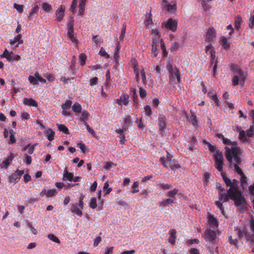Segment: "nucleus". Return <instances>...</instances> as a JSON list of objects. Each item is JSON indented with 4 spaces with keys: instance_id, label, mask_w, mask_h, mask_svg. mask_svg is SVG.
Listing matches in <instances>:
<instances>
[{
    "instance_id": "nucleus-45",
    "label": "nucleus",
    "mask_w": 254,
    "mask_h": 254,
    "mask_svg": "<svg viewBox=\"0 0 254 254\" xmlns=\"http://www.w3.org/2000/svg\"><path fill=\"white\" fill-rule=\"evenodd\" d=\"M26 224L28 228L30 229V231L33 235L37 234V231L34 227H33L32 223L31 222H27Z\"/></svg>"
},
{
    "instance_id": "nucleus-43",
    "label": "nucleus",
    "mask_w": 254,
    "mask_h": 254,
    "mask_svg": "<svg viewBox=\"0 0 254 254\" xmlns=\"http://www.w3.org/2000/svg\"><path fill=\"white\" fill-rule=\"evenodd\" d=\"M179 44L177 42H173L171 44L170 50L172 52H176L178 50Z\"/></svg>"
},
{
    "instance_id": "nucleus-35",
    "label": "nucleus",
    "mask_w": 254,
    "mask_h": 254,
    "mask_svg": "<svg viewBox=\"0 0 254 254\" xmlns=\"http://www.w3.org/2000/svg\"><path fill=\"white\" fill-rule=\"evenodd\" d=\"M72 104V101L70 100H67L62 106L63 110H67L69 109Z\"/></svg>"
},
{
    "instance_id": "nucleus-42",
    "label": "nucleus",
    "mask_w": 254,
    "mask_h": 254,
    "mask_svg": "<svg viewBox=\"0 0 254 254\" xmlns=\"http://www.w3.org/2000/svg\"><path fill=\"white\" fill-rule=\"evenodd\" d=\"M79 62L81 65H84L85 64V61L86 60L87 57L84 53H81L79 56Z\"/></svg>"
},
{
    "instance_id": "nucleus-20",
    "label": "nucleus",
    "mask_w": 254,
    "mask_h": 254,
    "mask_svg": "<svg viewBox=\"0 0 254 254\" xmlns=\"http://www.w3.org/2000/svg\"><path fill=\"white\" fill-rule=\"evenodd\" d=\"M208 223L210 225H211L213 227H218V222L216 220V219L215 218V217H214L213 215H211L210 213H209L208 215Z\"/></svg>"
},
{
    "instance_id": "nucleus-10",
    "label": "nucleus",
    "mask_w": 254,
    "mask_h": 254,
    "mask_svg": "<svg viewBox=\"0 0 254 254\" xmlns=\"http://www.w3.org/2000/svg\"><path fill=\"white\" fill-rule=\"evenodd\" d=\"M165 4L164 8L165 11L169 14H173L176 12L177 9V4L174 1L167 2L166 0H163Z\"/></svg>"
},
{
    "instance_id": "nucleus-34",
    "label": "nucleus",
    "mask_w": 254,
    "mask_h": 254,
    "mask_svg": "<svg viewBox=\"0 0 254 254\" xmlns=\"http://www.w3.org/2000/svg\"><path fill=\"white\" fill-rule=\"evenodd\" d=\"M178 190L176 189H174L172 190L167 191L166 193V195L170 197H174L175 195L178 193Z\"/></svg>"
},
{
    "instance_id": "nucleus-41",
    "label": "nucleus",
    "mask_w": 254,
    "mask_h": 254,
    "mask_svg": "<svg viewBox=\"0 0 254 254\" xmlns=\"http://www.w3.org/2000/svg\"><path fill=\"white\" fill-rule=\"evenodd\" d=\"M81 114L80 120L81 121H85V120L88 118L89 114L88 112L85 110L81 111Z\"/></svg>"
},
{
    "instance_id": "nucleus-23",
    "label": "nucleus",
    "mask_w": 254,
    "mask_h": 254,
    "mask_svg": "<svg viewBox=\"0 0 254 254\" xmlns=\"http://www.w3.org/2000/svg\"><path fill=\"white\" fill-rule=\"evenodd\" d=\"M152 34L153 35L152 42H156V44L158 43V40L160 38V34L157 29H153L152 30Z\"/></svg>"
},
{
    "instance_id": "nucleus-49",
    "label": "nucleus",
    "mask_w": 254,
    "mask_h": 254,
    "mask_svg": "<svg viewBox=\"0 0 254 254\" xmlns=\"http://www.w3.org/2000/svg\"><path fill=\"white\" fill-rule=\"evenodd\" d=\"M144 111L145 115L150 116L152 115V111L149 105H146L144 107Z\"/></svg>"
},
{
    "instance_id": "nucleus-54",
    "label": "nucleus",
    "mask_w": 254,
    "mask_h": 254,
    "mask_svg": "<svg viewBox=\"0 0 254 254\" xmlns=\"http://www.w3.org/2000/svg\"><path fill=\"white\" fill-rule=\"evenodd\" d=\"M44 76L51 82H53L55 80V77L53 74H44Z\"/></svg>"
},
{
    "instance_id": "nucleus-59",
    "label": "nucleus",
    "mask_w": 254,
    "mask_h": 254,
    "mask_svg": "<svg viewBox=\"0 0 254 254\" xmlns=\"http://www.w3.org/2000/svg\"><path fill=\"white\" fill-rule=\"evenodd\" d=\"M241 21V19L239 17L236 18L235 20V27L238 29L240 28Z\"/></svg>"
},
{
    "instance_id": "nucleus-64",
    "label": "nucleus",
    "mask_w": 254,
    "mask_h": 254,
    "mask_svg": "<svg viewBox=\"0 0 254 254\" xmlns=\"http://www.w3.org/2000/svg\"><path fill=\"white\" fill-rule=\"evenodd\" d=\"M113 247L106 248L105 250V254H112L113 253Z\"/></svg>"
},
{
    "instance_id": "nucleus-9",
    "label": "nucleus",
    "mask_w": 254,
    "mask_h": 254,
    "mask_svg": "<svg viewBox=\"0 0 254 254\" xmlns=\"http://www.w3.org/2000/svg\"><path fill=\"white\" fill-rule=\"evenodd\" d=\"M177 21L173 18H169L162 23V26L172 31H176L177 28Z\"/></svg>"
},
{
    "instance_id": "nucleus-53",
    "label": "nucleus",
    "mask_w": 254,
    "mask_h": 254,
    "mask_svg": "<svg viewBox=\"0 0 254 254\" xmlns=\"http://www.w3.org/2000/svg\"><path fill=\"white\" fill-rule=\"evenodd\" d=\"M14 7L16 9V10L20 13H22L23 11V6L21 5L18 4L16 3L13 4Z\"/></svg>"
},
{
    "instance_id": "nucleus-56",
    "label": "nucleus",
    "mask_w": 254,
    "mask_h": 254,
    "mask_svg": "<svg viewBox=\"0 0 254 254\" xmlns=\"http://www.w3.org/2000/svg\"><path fill=\"white\" fill-rule=\"evenodd\" d=\"M77 146L80 148L82 153H84L85 152L86 146L85 144H84L82 142H79L77 144Z\"/></svg>"
},
{
    "instance_id": "nucleus-2",
    "label": "nucleus",
    "mask_w": 254,
    "mask_h": 254,
    "mask_svg": "<svg viewBox=\"0 0 254 254\" xmlns=\"http://www.w3.org/2000/svg\"><path fill=\"white\" fill-rule=\"evenodd\" d=\"M223 142L227 144L225 147L226 149V158L228 161L234 165L235 169L237 173L240 175V182L242 185L246 184V177L242 171V169L238 167V164L241 163V155L242 150L237 146L235 141H231L229 139L225 138L222 136Z\"/></svg>"
},
{
    "instance_id": "nucleus-19",
    "label": "nucleus",
    "mask_w": 254,
    "mask_h": 254,
    "mask_svg": "<svg viewBox=\"0 0 254 254\" xmlns=\"http://www.w3.org/2000/svg\"><path fill=\"white\" fill-rule=\"evenodd\" d=\"M23 103L29 106H33L36 107L38 106L37 102L32 98H24L23 100Z\"/></svg>"
},
{
    "instance_id": "nucleus-1",
    "label": "nucleus",
    "mask_w": 254,
    "mask_h": 254,
    "mask_svg": "<svg viewBox=\"0 0 254 254\" xmlns=\"http://www.w3.org/2000/svg\"><path fill=\"white\" fill-rule=\"evenodd\" d=\"M207 144L209 150L213 153V156L215 162V168L219 172H221L223 179L227 187L230 188L227 191L228 195L232 200L235 204L240 209H243L247 207V203L245 198L242 193L238 189V181L234 179L231 180L226 175L223 173V156L222 152L219 151L214 145L207 142Z\"/></svg>"
},
{
    "instance_id": "nucleus-5",
    "label": "nucleus",
    "mask_w": 254,
    "mask_h": 254,
    "mask_svg": "<svg viewBox=\"0 0 254 254\" xmlns=\"http://www.w3.org/2000/svg\"><path fill=\"white\" fill-rule=\"evenodd\" d=\"M166 67L170 73V79L173 81H177V82H179L181 79L179 70L176 67H174L170 63L167 64Z\"/></svg>"
},
{
    "instance_id": "nucleus-39",
    "label": "nucleus",
    "mask_w": 254,
    "mask_h": 254,
    "mask_svg": "<svg viewBox=\"0 0 254 254\" xmlns=\"http://www.w3.org/2000/svg\"><path fill=\"white\" fill-rule=\"evenodd\" d=\"M89 207L92 209H94L97 207V201L96 198H91L89 200Z\"/></svg>"
},
{
    "instance_id": "nucleus-18",
    "label": "nucleus",
    "mask_w": 254,
    "mask_h": 254,
    "mask_svg": "<svg viewBox=\"0 0 254 254\" xmlns=\"http://www.w3.org/2000/svg\"><path fill=\"white\" fill-rule=\"evenodd\" d=\"M174 203V201L171 198L162 199L159 202V205L163 207H168L172 205Z\"/></svg>"
},
{
    "instance_id": "nucleus-55",
    "label": "nucleus",
    "mask_w": 254,
    "mask_h": 254,
    "mask_svg": "<svg viewBox=\"0 0 254 254\" xmlns=\"http://www.w3.org/2000/svg\"><path fill=\"white\" fill-rule=\"evenodd\" d=\"M56 193V190L55 189H52L47 191V196L48 197L54 196Z\"/></svg>"
},
{
    "instance_id": "nucleus-4",
    "label": "nucleus",
    "mask_w": 254,
    "mask_h": 254,
    "mask_svg": "<svg viewBox=\"0 0 254 254\" xmlns=\"http://www.w3.org/2000/svg\"><path fill=\"white\" fill-rule=\"evenodd\" d=\"M74 19L72 17H70L67 21V36L71 41L76 46L78 44V40L74 36Z\"/></svg>"
},
{
    "instance_id": "nucleus-13",
    "label": "nucleus",
    "mask_w": 254,
    "mask_h": 254,
    "mask_svg": "<svg viewBox=\"0 0 254 254\" xmlns=\"http://www.w3.org/2000/svg\"><path fill=\"white\" fill-rule=\"evenodd\" d=\"M215 38L216 35L214 28H209L205 35L206 41L208 42H213L215 40Z\"/></svg>"
},
{
    "instance_id": "nucleus-11",
    "label": "nucleus",
    "mask_w": 254,
    "mask_h": 254,
    "mask_svg": "<svg viewBox=\"0 0 254 254\" xmlns=\"http://www.w3.org/2000/svg\"><path fill=\"white\" fill-rule=\"evenodd\" d=\"M1 57L6 58L8 61H18L20 59V57L19 55H15L12 52L9 53L6 49L1 55Z\"/></svg>"
},
{
    "instance_id": "nucleus-21",
    "label": "nucleus",
    "mask_w": 254,
    "mask_h": 254,
    "mask_svg": "<svg viewBox=\"0 0 254 254\" xmlns=\"http://www.w3.org/2000/svg\"><path fill=\"white\" fill-rule=\"evenodd\" d=\"M87 0H79L78 14L83 15L85 9V4Z\"/></svg>"
},
{
    "instance_id": "nucleus-7",
    "label": "nucleus",
    "mask_w": 254,
    "mask_h": 254,
    "mask_svg": "<svg viewBox=\"0 0 254 254\" xmlns=\"http://www.w3.org/2000/svg\"><path fill=\"white\" fill-rule=\"evenodd\" d=\"M228 196L225 193L224 189L222 190V193H220L219 200L216 202V205L219 208L222 213L223 212L222 203L228 201Z\"/></svg>"
},
{
    "instance_id": "nucleus-16",
    "label": "nucleus",
    "mask_w": 254,
    "mask_h": 254,
    "mask_svg": "<svg viewBox=\"0 0 254 254\" xmlns=\"http://www.w3.org/2000/svg\"><path fill=\"white\" fill-rule=\"evenodd\" d=\"M220 43L224 49L228 50L229 49L230 43L225 37L221 36L220 38Z\"/></svg>"
},
{
    "instance_id": "nucleus-8",
    "label": "nucleus",
    "mask_w": 254,
    "mask_h": 254,
    "mask_svg": "<svg viewBox=\"0 0 254 254\" xmlns=\"http://www.w3.org/2000/svg\"><path fill=\"white\" fill-rule=\"evenodd\" d=\"M171 155L168 154L167 159L166 161H165L164 158L162 157L160 158L161 161L163 164L164 166L167 167L168 166H169V167H170L171 168L175 169L180 168V165L177 164L175 160H171Z\"/></svg>"
},
{
    "instance_id": "nucleus-58",
    "label": "nucleus",
    "mask_w": 254,
    "mask_h": 254,
    "mask_svg": "<svg viewBox=\"0 0 254 254\" xmlns=\"http://www.w3.org/2000/svg\"><path fill=\"white\" fill-rule=\"evenodd\" d=\"M98 83V78L96 77H94L91 78L90 80V85L93 86L96 85Z\"/></svg>"
},
{
    "instance_id": "nucleus-14",
    "label": "nucleus",
    "mask_w": 254,
    "mask_h": 254,
    "mask_svg": "<svg viewBox=\"0 0 254 254\" xmlns=\"http://www.w3.org/2000/svg\"><path fill=\"white\" fill-rule=\"evenodd\" d=\"M216 233L214 231L208 230L205 232L206 239L210 242H214L216 238Z\"/></svg>"
},
{
    "instance_id": "nucleus-37",
    "label": "nucleus",
    "mask_w": 254,
    "mask_h": 254,
    "mask_svg": "<svg viewBox=\"0 0 254 254\" xmlns=\"http://www.w3.org/2000/svg\"><path fill=\"white\" fill-rule=\"evenodd\" d=\"M36 144H33L32 145H28L25 147H24L22 150L25 151L28 148V153L29 154H32L34 150L35 146H36Z\"/></svg>"
},
{
    "instance_id": "nucleus-31",
    "label": "nucleus",
    "mask_w": 254,
    "mask_h": 254,
    "mask_svg": "<svg viewBox=\"0 0 254 254\" xmlns=\"http://www.w3.org/2000/svg\"><path fill=\"white\" fill-rule=\"evenodd\" d=\"M210 1L208 0L201 1L202 6L205 11H207L210 9L211 5L209 3Z\"/></svg>"
},
{
    "instance_id": "nucleus-44",
    "label": "nucleus",
    "mask_w": 254,
    "mask_h": 254,
    "mask_svg": "<svg viewBox=\"0 0 254 254\" xmlns=\"http://www.w3.org/2000/svg\"><path fill=\"white\" fill-rule=\"evenodd\" d=\"M103 189L105 190V194H108L112 190V188L111 187H109L108 182H106L104 184Z\"/></svg>"
},
{
    "instance_id": "nucleus-28",
    "label": "nucleus",
    "mask_w": 254,
    "mask_h": 254,
    "mask_svg": "<svg viewBox=\"0 0 254 254\" xmlns=\"http://www.w3.org/2000/svg\"><path fill=\"white\" fill-rule=\"evenodd\" d=\"M158 53L157 44H156V42H152L151 56L152 57H156Z\"/></svg>"
},
{
    "instance_id": "nucleus-36",
    "label": "nucleus",
    "mask_w": 254,
    "mask_h": 254,
    "mask_svg": "<svg viewBox=\"0 0 254 254\" xmlns=\"http://www.w3.org/2000/svg\"><path fill=\"white\" fill-rule=\"evenodd\" d=\"M57 126L60 131L66 134L68 133V128L64 125L58 124Z\"/></svg>"
},
{
    "instance_id": "nucleus-40",
    "label": "nucleus",
    "mask_w": 254,
    "mask_h": 254,
    "mask_svg": "<svg viewBox=\"0 0 254 254\" xmlns=\"http://www.w3.org/2000/svg\"><path fill=\"white\" fill-rule=\"evenodd\" d=\"M42 8L43 9L46 11V12H50L52 8V7H51V5L47 3H43L42 5Z\"/></svg>"
},
{
    "instance_id": "nucleus-3",
    "label": "nucleus",
    "mask_w": 254,
    "mask_h": 254,
    "mask_svg": "<svg viewBox=\"0 0 254 254\" xmlns=\"http://www.w3.org/2000/svg\"><path fill=\"white\" fill-rule=\"evenodd\" d=\"M234 73V77L232 79L233 85L235 86L239 83L242 85L244 83L245 76L243 72L238 66L234 65L232 67Z\"/></svg>"
},
{
    "instance_id": "nucleus-22",
    "label": "nucleus",
    "mask_w": 254,
    "mask_h": 254,
    "mask_svg": "<svg viewBox=\"0 0 254 254\" xmlns=\"http://www.w3.org/2000/svg\"><path fill=\"white\" fill-rule=\"evenodd\" d=\"M8 179L10 183L15 184L20 180V177L18 176V175H16V173H14L10 175Z\"/></svg>"
},
{
    "instance_id": "nucleus-52",
    "label": "nucleus",
    "mask_w": 254,
    "mask_h": 254,
    "mask_svg": "<svg viewBox=\"0 0 254 254\" xmlns=\"http://www.w3.org/2000/svg\"><path fill=\"white\" fill-rule=\"evenodd\" d=\"M92 40H93L94 43L97 45H99L101 42V38H99L97 35H93Z\"/></svg>"
},
{
    "instance_id": "nucleus-32",
    "label": "nucleus",
    "mask_w": 254,
    "mask_h": 254,
    "mask_svg": "<svg viewBox=\"0 0 254 254\" xmlns=\"http://www.w3.org/2000/svg\"><path fill=\"white\" fill-rule=\"evenodd\" d=\"M38 9V5H35L34 7L31 8L28 14V18L31 19L33 17L34 14L37 12Z\"/></svg>"
},
{
    "instance_id": "nucleus-63",
    "label": "nucleus",
    "mask_w": 254,
    "mask_h": 254,
    "mask_svg": "<svg viewBox=\"0 0 254 254\" xmlns=\"http://www.w3.org/2000/svg\"><path fill=\"white\" fill-rule=\"evenodd\" d=\"M101 241V237L100 236L97 237L94 241L93 245L94 247H96Z\"/></svg>"
},
{
    "instance_id": "nucleus-33",
    "label": "nucleus",
    "mask_w": 254,
    "mask_h": 254,
    "mask_svg": "<svg viewBox=\"0 0 254 254\" xmlns=\"http://www.w3.org/2000/svg\"><path fill=\"white\" fill-rule=\"evenodd\" d=\"M129 96L125 94H123L121 95V99L122 103L125 106H127L129 103Z\"/></svg>"
},
{
    "instance_id": "nucleus-47",
    "label": "nucleus",
    "mask_w": 254,
    "mask_h": 254,
    "mask_svg": "<svg viewBox=\"0 0 254 254\" xmlns=\"http://www.w3.org/2000/svg\"><path fill=\"white\" fill-rule=\"evenodd\" d=\"M139 186V183L137 181L134 182L133 185L132 187V189L133 190L132 191V193H135L139 192V190L137 189Z\"/></svg>"
},
{
    "instance_id": "nucleus-61",
    "label": "nucleus",
    "mask_w": 254,
    "mask_h": 254,
    "mask_svg": "<svg viewBox=\"0 0 254 254\" xmlns=\"http://www.w3.org/2000/svg\"><path fill=\"white\" fill-rule=\"evenodd\" d=\"M124 124L126 125H127L130 124L131 122V116H127L124 119Z\"/></svg>"
},
{
    "instance_id": "nucleus-50",
    "label": "nucleus",
    "mask_w": 254,
    "mask_h": 254,
    "mask_svg": "<svg viewBox=\"0 0 254 254\" xmlns=\"http://www.w3.org/2000/svg\"><path fill=\"white\" fill-rule=\"evenodd\" d=\"M115 166H116V164L112 162H108L106 163L105 165L104 166V168L106 170H109Z\"/></svg>"
},
{
    "instance_id": "nucleus-46",
    "label": "nucleus",
    "mask_w": 254,
    "mask_h": 254,
    "mask_svg": "<svg viewBox=\"0 0 254 254\" xmlns=\"http://www.w3.org/2000/svg\"><path fill=\"white\" fill-rule=\"evenodd\" d=\"M48 238L50 240H52V241H53L55 243H57L58 244H59L60 243V241L59 240V239L56 236H55L54 234H49L48 236Z\"/></svg>"
},
{
    "instance_id": "nucleus-51",
    "label": "nucleus",
    "mask_w": 254,
    "mask_h": 254,
    "mask_svg": "<svg viewBox=\"0 0 254 254\" xmlns=\"http://www.w3.org/2000/svg\"><path fill=\"white\" fill-rule=\"evenodd\" d=\"M189 121L190 122H191V124L194 126H195L197 125V122L196 118L194 115H192L191 116H190V117L189 118Z\"/></svg>"
},
{
    "instance_id": "nucleus-24",
    "label": "nucleus",
    "mask_w": 254,
    "mask_h": 254,
    "mask_svg": "<svg viewBox=\"0 0 254 254\" xmlns=\"http://www.w3.org/2000/svg\"><path fill=\"white\" fill-rule=\"evenodd\" d=\"M13 158H14V155L12 154H11L10 155V156H8V157L5 161L2 162V163L1 164V167L2 168L6 167L12 162Z\"/></svg>"
},
{
    "instance_id": "nucleus-15",
    "label": "nucleus",
    "mask_w": 254,
    "mask_h": 254,
    "mask_svg": "<svg viewBox=\"0 0 254 254\" xmlns=\"http://www.w3.org/2000/svg\"><path fill=\"white\" fill-rule=\"evenodd\" d=\"M71 211L75 213L78 217H81L82 215V212L81 211V209L80 208V207L78 206V205L77 203H75L72 205L70 208Z\"/></svg>"
},
{
    "instance_id": "nucleus-30",
    "label": "nucleus",
    "mask_w": 254,
    "mask_h": 254,
    "mask_svg": "<svg viewBox=\"0 0 254 254\" xmlns=\"http://www.w3.org/2000/svg\"><path fill=\"white\" fill-rule=\"evenodd\" d=\"M46 133L47 135L48 139L49 141H52L54 139L55 132L52 129L50 128L47 129Z\"/></svg>"
},
{
    "instance_id": "nucleus-60",
    "label": "nucleus",
    "mask_w": 254,
    "mask_h": 254,
    "mask_svg": "<svg viewBox=\"0 0 254 254\" xmlns=\"http://www.w3.org/2000/svg\"><path fill=\"white\" fill-rule=\"evenodd\" d=\"M139 95L141 98H144L146 96V91L142 87L139 88Z\"/></svg>"
},
{
    "instance_id": "nucleus-12",
    "label": "nucleus",
    "mask_w": 254,
    "mask_h": 254,
    "mask_svg": "<svg viewBox=\"0 0 254 254\" xmlns=\"http://www.w3.org/2000/svg\"><path fill=\"white\" fill-rule=\"evenodd\" d=\"M65 10V7L64 5H60L58 7L55 13L57 21L60 22L63 20Z\"/></svg>"
},
{
    "instance_id": "nucleus-38",
    "label": "nucleus",
    "mask_w": 254,
    "mask_h": 254,
    "mask_svg": "<svg viewBox=\"0 0 254 254\" xmlns=\"http://www.w3.org/2000/svg\"><path fill=\"white\" fill-rule=\"evenodd\" d=\"M158 186L160 189L164 190H169L173 188V186L171 185L166 183L159 184Z\"/></svg>"
},
{
    "instance_id": "nucleus-62",
    "label": "nucleus",
    "mask_w": 254,
    "mask_h": 254,
    "mask_svg": "<svg viewBox=\"0 0 254 254\" xmlns=\"http://www.w3.org/2000/svg\"><path fill=\"white\" fill-rule=\"evenodd\" d=\"M159 125L160 127V130L162 133L163 132L164 129L165 128V124L164 121H160Z\"/></svg>"
},
{
    "instance_id": "nucleus-26",
    "label": "nucleus",
    "mask_w": 254,
    "mask_h": 254,
    "mask_svg": "<svg viewBox=\"0 0 254 254\" xmlns=\"http://www.w3.org/2000/svg\"><path fill=\"white\" fill-rule=\"evenodd\" d=\"M73 178V174L70 172H69L67 171H65L64 172L63 174V180L64 181L68 180L69 181H71Z\"/></svg>"
},
{
    "instance_id": "nucleus-57",
    "label": "nucleus",
    "mask_w": 254,
    "mask_h": 254,
    "mask_svg": "<svg viewBox=\"0 0 254 254\" xmlns=\"http://www.w3.org/2000/svg\"><path fill=\"white\" fill-rule=\"evenodd\" d=\"M28 80H29V82L32 84H36L37 83L36 78H35L33 76H31V75L29 76L28 77Z\"/></svg>"
},
{
    "instance_id": "nucleus-17",
    "label": "nucleus",
    "mask_w": 254,
    "mask_h": 254,
    "mask_svg": "<svg viewBox=\"0 0 254 254\" xmlns=\"http://www.w3.org/2000/svg\"><path fill=\"white\" fill-rule=\"evenodd\" d=\"M176 231L175 230H171L169 232V242L172 245H174L176 240Z\"/></svg>"
},
{
    "instance_id": "nucleus-27",
    "label": "nucleus",
    "mask_w": 254,
    "mask_h": 254,
    "mask_svg": "<svg viewBox=\"0 0 254 254\" xmlns=\"http://www.w3.org/2000/svg\"><path fill=\"white\" fill-rule=\"evenodd\" d=\"M72 110L76 113H79L82 111V107L80 104L75 102L72 106Z\"/></svg>"
},
{
    "instance_id": "nucleus-48",
    "label": "nucleus",
    "mask_w": 254,
    "mask_h": 254,
    "mask_svg": "<svg viewBox=\"0 0 254 254\" xmlns=\"http://www.w3.org/2000/svg\"><path fill=\"white\" fill-rule=\"evenodd\" d=\"M99 54L102 57H105L106 59H108L109 58V54L105 51L103 47L101 48Z\"/></svg>"
},
{
    "instance_id": "nucleus-25",
    "label": "nucleus",
    "mask_w": 254,
    "mask_h": 254,
    "mask_svg": "<svg viewBox=\"0 0 254 254\" xmlns=\"http://www.w3.org/2000/svg\"><path fill=\"white\" fill-rule=\"evenodd\" d=\"M21 35L18 34L13 39H11L9 40V43L10 45H14L16 42H18V44H21L23 43V41L21 39Z\"/></svg>"
},
{
    "instance_id": "nucleus-29",
    "label": "nucleus",
    "mask_w": 254,
    "mask_h": 254,
    "mask_svg": "<svg viewBox=\"0 0 254 254\" xmlns=\"http://www.w3.org/2000/svg\"><path fill=\"white\" fill-rule=\"evenodd\" d=\"M146 28H149L150 25L152 24V20L151 18V14L150 13H147L146 15V19L144 21Z\"/></svg>"
},
{
    "instance_id": "nucleus-6",
    "label": "nucleus",
    "mask_w": 254,
    "mask_h": 254,
    "mask_svg": "<svg viewBox=\"0 0 254 254\" xmlns=\"http://www.w3.org/2000/svg\"><path fill=\"white\" fill-rule=\"evenodd\" d=\"M254 126H252L247 131L246 133L244 130H240L239 132V138L243 142L249 141V140L247 138V136H253L254 134Z\"/></svg>"
}]
</instances>
